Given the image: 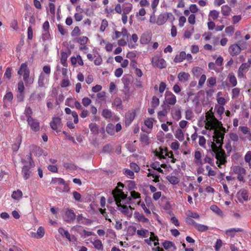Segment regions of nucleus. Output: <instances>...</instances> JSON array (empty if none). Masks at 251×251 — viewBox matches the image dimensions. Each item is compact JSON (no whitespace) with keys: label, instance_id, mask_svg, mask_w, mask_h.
<instances>
[{"label":"nucleus","instance_id":"nucleus-1","mask_svg":"<svg viewBox=\"0 0 251 251\" xmlns=\"http://www.w3.org/2000/svg\"><path fill=\"white\" fill-rule=\"evenodd\" d=\"M212 109L211 108L206 112L205 117H201L198 126L212 131L214 142H211V148L215 154L216 164L219 168L222 169L225 167L226 163L225 152L221 149L226 129L223 126L222 122L215 118Z\"/></svg>","mask_w":251,"mask_h":251},{"label":"nucleus","instance_id":"nucleus-2","mask_svg":"<svg viewBox=\"0 0 251 251\" xmlns=\"http://www.w3.org/2000/svg\"><path fill=\"white\" fill-rule=\"evenodd\" d=\"M124 185L119 182L118 183V187L112 191V194L114 199V201L117 204L118 210L121 211L125 215H130L131 212L129 211V208L131 212L132 208L131 206L127 207L126 204L135 203V201H133L132 198L130 196L127 197L126 196L124 193L121 188H123Z\"/></svg>","mask_w":251,"mask_h":251},{"label":"nucleus","instance_id":"nucleus-3","mask_svg":"<svg viewBox=\"0 0 251 251\" xmlns=\"http://www.w3.org/2000/svg\"><path fill=\"white\" fill-rule=\"evenodd\" d=\"M130 193L131 197L132 198L133 201H135V203L138 205H141L145 214L147 216H150L151 215V211L149 209V207L151 203L149 202L147 203L146 205L144 202L141 203L140 194L139 193L135 191H132Z\"/></svg>","mask_w":251,"mask_h":251},{"label":"nucleus","instance_id":"nucleus-4","mask_svg":"<svg viewBox=\"0 0 251 251\" xmlns=\"http://www.w3.org/2000/svg\"><path fill=\"white\" fill-rule=\"evenodd\" d=\"M246 43L243 41H239L238 44L231 45L228 49V51L232 56L238 55L242 50L245 48Z\"/></svg>","mask_w":251,"mask_h":251},{"label":"nucleus","instance_id":"nucleus-5","mask_svg":"<svg viewBox=\"0 0 251 251\" xmlns=\"http://www.w3.org/2000/svg\"><path fill=\"white\" fill-rule=\"evenodd\" d=\"M26 157L27 159L29 161V167L26 165H24L22 171L23 177L25 179H27L30 177L31 172L29 171V169L31 167H33L35 166L34 162L31 157V153L27 155Z\"/></svg>","mask_w":251,"mask_h":251},{"label":"nucleus","instance_id":"nucleus-6","mask_svg":"<svg viewBox=\"0 0 251 251\" xmlns=\"http://www.w3.org/2000/svg\"><path fill=\"white\" fill-rule=\"evenodd\" d=\"M233 173L237 175V178L239 181L245 182L244 176L246 174V169L239 165L232 167Z\"/></svg>","mask_w":251,"mask_h":251},{"label":"nucleus","instance_id":"nucleus-7","mask_svg":"<svg viewBox=\"0 0 251 251\" xmlns=\"http://www.w3.org/2000/svg\"><path fill=\"white\" fill-rule=\"evenodd\" d=\"M152 64L154 67H157L160 69L165 68L166 67V62L165 60L159 56H156L152 58Z\"/></svg>","mask_w":251,"mask_h":251},{"label":"nucleus","instance_id":"nucleus-8","mask_svg":"<svg viewBox=\"0 0 251 251\" xmlns=\"http://www.w3.org/2000/svg\"><path fill=\"white\" fill-rule=\"evenodd\" d=\"M236 197L239 202L243 203L245 201L249 200L248 191L245 189H240L236 194Z\"/></svg>","mask_w":251,"mask_h":251},{"label":"nucleus","instance_id":"nucleus-9","mask_svg":"<svg viewBox=\"0 0 251 251\" xmlns=\"http://www.w3.org/2000/svg\"><path fill=\"white\" fill-rule=\"evenodd\" d=\"M174 19V15L171 13H166L160 14L156 19V24L158 25H164L169 18Z\"/></svg>","mask_w":251,"mask_h":251},{"label":"nucleus","instance_id":"nucleus-10","mask_svg":"<svg viewBox=\"0 0 251 251\" xmlns=\"http://www.w3.org/2000/svg\"><path fill=\"white\" fill-rule=\"evenodd\" d=\"M139 227H138V229L136 231V235L138 238H149L151 236V233H153V232L150 231L148 229L143 228L141 227V225H139Z\"/></svg>","mask_w":251,"mask_h":251},{"label":"nucleus","instance_id":"nucleus-11","mask_svg":"<svg viewBox=\"0 0 251 251\" xmlns=\"http://www.w3.org/2000/svg\"><path fill=\"white\" fill-rule=\"evenodd\" d=\"M75 214L73 209H66L64 219L66 222L70 223L73 222L75 220Z\"/></svg>","mask_w":251,"mask_h":251},{"label":"nucleus","instance_id":"nucleus-12","mask_svg":"<svg viewBox=\"0 0 251 251\" xmlns=\"http://www.w3.org/2000/svg\"><path fill=\"white\" fill-rule=\"evenodd\" d=\"M51 128L57 131L59 129H61L62 127L61 119L59 117H54L52 119V121L50 123Z\"/></svg>","mask_w":251,"mask_h":251},{"label":"nucleus","instance_id":"nucleus-13","mask_svg":"<svg viewBox=\"0 0 251 251\" xmlns=\"http://www.w3.org/2000/svg\"><path fill=\"white\" fill-rule=\"evenodd\" d=\"M249 64L246 63H242L239 67L237 71V76L239 78H242L245 77V74L249 70Z\"/></svg>","mask_w":251,"mask_h":251},{"label":"nucleus","instance_id":"nucleus-14","mask_svg":"<svg viewBox=\"0 0 251 251\" xmlns=\"http://www.w3.org/2000/svg\"><path fill=\"white\" fill-rule=\"evenodd\" d=\"M243 229L241 228H230L225 231L226 234L231 238L239 236V233L243 232Z\"/></svg>","mask_w":251,"mask_h":251},{"label":"nucleus","instance_id":"nucleus-15","mask_svg":"<svg viewBox=\"0 0 251 251\" xmlns=\"http://www.w3.org/2000/svg\"><path fill=\"white\" fill-rule=\"evenodd\" d=\"M165 101L167 104L174 105L176 102V97L171 92L167 91L165 93Z\"/></svg>","mask_w":251,"mask_h":251},{"label":"nucleus","instance_id":"nucleus-16","mask_svg":"<svg viewBox=\"0 0 251 251\" xmlns=\"http://www.w3.org/2000/svg\"><path fill=\"white\" fill-rule=\"evenodd\" d=\"M159 240L157 235H156L154 233H151V236L149 237V238H147L144 239V242L149 246H152V243L153 242L154 246H157L159 245Z\"/></svg>","mask_w":251,"mask_h":251},{"label":"nucleus","instance_id":"nucleus-17","mask_svg":"<svg viewBox=\"0 0 251 251\" xmlns=\"http://www.w3.org/2000/svg\"><path fill=\"white\" fill-rule=\"evenodd\" d=\"M27 122L32 130L38 131L40 130L39 123L37 120L33 118L29 119Z\"/></svg>","mask_w":251,"mask_h":251},{"label":"nucleus","instance_id":"nucleus-18","mask_svg":"<svg viewBox=\"0 0 251 251\" xmlns=\"http://www.w3.org/2000/svg\"><path fill=\"white\" fill-rule=\"evenodd\" d=\"M134 217L136 220L139 222H141L143 224H150L149 220L145 217V216L142 213L139 212L135 211L134 213Z\"/></svg>","mask_w":251,"mask_h":251},{"label":"nucleus","instance_id":"nucleus-19","mask_svg":"<svg viewBox=\"0 0 251 251\" xmlns=\"http://www.w3.org/2000/svg\"><path fill=\"white\" fill-rule=\"evenodd\" d=\"M168 151L167 149H163L161 147H159L158 149H156L154 151L155 156H157L160 160L162 159H165V156L168 152Z\"/></svg>","mask_w":251,"mask_h":251},{"label":"nucleus","instance_id":"nucleus-20","mask_svg":"<svg viewBox=\"0 0 251 251\" xmlns=\"http://www.w3.org/2000/svg\"><path fill=\"white\" fill-rule=\"evenodd\" d=\"M171 115L175 120L179 121L181 118V112L180 108H173L171 110Z\"/></svg>","mask_w":251,"mask_h":251},{"label":"nucleus","instance_id":"nucleus-21","mask_svg":"<svg viewBox=\"0 0 251 251\" xmlns=\"http://www.w3.org/2000/svg\"><path fill=\"white\" fill-rule=\"evenodd\" d=\"M239 129L244 134L246 135L244 138H243V139L244 140H248L251 142V132L249 128L246 126H239Z\"/></svg>","mask_w":251,"mask_h":251},{"label":"nucleus","instance_id":"nucleus-22","mask_svg":"<svg viewBox=\"0 0 251 251\" xmlns=\"http://www.w3.org/2000/svg\"><path fill=\"white\" fill-rule=\"evenodd\" d=\"M31 237L36 238L40 239L42 238L45 234V229L42 226H40L37 230L36 232H30Z\"/></svg>","mask_w":251,"mask_h":251},{"label":"nucleus","instance_id":"nucleus-23","mask_svg":"<svg viewBox=\"0 0 251 251\" xmlns=\"http://www.w3.org/2000/svg\"><path fill=\"white\" fill-rule=\"evenodd\" d=\"M135 113L134 111H128L125 115V123L129 125L135 118Z\"/></svg>","mask_w":251,"mask_h":251},{"label":"nucleus","instance_id":"nucleus-24","mask_svg":"<svg viewBox=\"0 0 251 251\" xmlns=\"http://www.w3.org/2000/svg\"><path fill=\"white\" fill-rule=\"evenodd\" d=\"M45 97V94L44 93H40V94H35L33 93L31 95L29 101L30 102L33 103L37 101H40L43 98Z\"/></svg>","mask_w":251,"mask_h":251},{"label":"nucleus","instance_id":"nucleus-25","mask_svg":"<svg viewBox=\"0 0 251 251\" xmlns=\"http://www.w3.org/2000/svg\"><path fill=\"white\" fill-rule=\"evenodd\" d=\"M162 245L165 249L168 251H174L176 250V247L172 242L166 241Z\"/></svg>","mask_w":251,"mask_h":251},{"label":"nucleus","instance_id":"nucleus-26","mask_svg":"<svg viewBox=\"0 0 251 251\" xmlns=\"http://www.w3.org/2000/svg\"><path fill=\"white\" fill-rule=\"evenodd\" d=\"M167 180L172 184L176 185L177 184L179 181V178L176 176L171 174L166 176Z\"/></svg>","mask_w":251,"mask_h":251},{"label":"nucleus","instance_id":"nucleus-27","mask_svg":"<svg viewBox=\"0 0 251 251\" xmlns=\"http://www.w3.org/2000/svg\"><path fill=\"white\" fill-rule=\"evenodd\" d=\"M190 75L185 72H180L177 75V78L179 81L181 82H185L187 81L190 77Z\"/></svg>","mask_w":251,"mask_h":251},{"label":"nucleus","instance_id":"nucleus-28","mask_svg":"<svg viewBox=\"0 0 251 251\" xmlns=\"http://www.w3.org/2000/svg\"><path fill=\"white\" fill-rule=\"evenodd\" d=\"M151 40V35L147 33H143L140 37V41L142 44H148Z\"/></svg>","mask_w":251,"mask_h":251},{"label":"nucleus","instance_id":"nucleus-29","mask_svg":"<svg viewBox=\"0 0 251 251\" xmlns=\"http://www.w3.org/2000/svg\"><path fill=\"white\" fill-rule=\"evenodd\" d=\"M227 79L232 87H235L237 85V79L233 73H229L227 75Z\"/></svg>","mask_w":251,"mask_h":251},{"label":"nucleus","instance_id":"nucleus-30","mask_svg":"<svg viewBox=\"0 0 251 251\" xmlns=\"http://www.w3.org/2000/svg\"><path fill=\"white\" fill-rule=\"evenodd\" d=\"M18 74L20 75H25L26 74H29V70L27 68V66L25 63L21 64L20 68L18 72Z\"/></svg>","mask_w":251,"mask_h":251},{"label":"nucleus","instance_id":"nucleus-31","mask_svg":"<svg viewBox=\"0 0 251 251\" xmlns=\"http://www.w3.org/2000/svg\"><path fill=\"white\" fill-rule=\"evenodd\" d=\"M194 161L197 165H202L201 154L200 151H196Z\"/></svg>","mask_w":251,"mask_h":251},{"label":"nucleus","instance_id":"nucleus-32","mask_svg":"<svg viewBox=\"0 0 251 251\" xmlns=\"http://www.w3.org/2000/svg\"><path fill=\"white\" fill-rule=\"evenodd\" d=\"M71 61L73 65H75L76 63H78L80 66H82L83 65V60L79 55H77L76 57H72L71 58Z\"/></svg>","mask_w":251,"mask_h":251},{"label":"nucleus","instance_id":"nucleus-33","mask_svg":"<svg viewBox=\"0 0 251 251\" xmlns=\"http://www.w3.org/2000/svg\"><path fill=\"white\" fill-rule=\"evenodd\" d=\"M186 58V53L184 51H181L178 54H177L174 58V62L176 63L181 62Z\"/></svg>","mask_w":251,"mask_h":251},{"label":"nucleus","instance_id":"nucleus-34","mask_svg":"<svg viewBox=\"0 0 251 251\" xmlns=\"http://www.w3.org/2000/svg\"><path fill=\"white\" fill-rule=\"evenodd\" d=\"M48 76H46L43 73H41L39 75L38 83L39 87H43L45 85V81L48 79Z\"/></svg>","mask_w":251,"mask_h":251},{"label":"nucleus","instance_id":"nucleus-35","mask_svg":"<svg viewBox=\"0 0 251 251\" xmlns=\"http://www.w3.org/2000/svg\"><path fill=\"white\" fill-rule=\"evenodd\" d=\"M168 111L166 109L164 108L157 113V118L159 121L162 122L164 121L165 117L167 115Z\"/></svg>","mask_w":251,"mask_h":251},{"label":"nucleus","instance_id":"nucleus-36","mask_svg":"<svg viewBox=\"0 0 251 251\" xmlns=\"http://www.w3.org/2000/svg\"><path fill=\"white\" fill-rule=\"evenodd\" d=\"M175 136L179 141H182L184 139L183 132L180 128H178L176 130Z\"/></svg>","mask_w":251,"mask_h":251},{"label":"nucleus","instance_id":"nucleus-37","mask_svg":"<svg viewBox=\"0 0 251 251\" xmlns=\"http://www.w3.org/2000/svg\"><path fill=\"white\" fill-rule=\"evenodd\" d=\"M22 196L23 193L20 190L14 191L11 195L12 199L17 201L20 200L22 198Z\"/></svg>","mask_w":251,"mask_h":251},{"label":"nucleus","instance_id":"nucleus-38","mask_svg":"<svg viewBox=\"0 0 251 251\" xmlns=\"http://www.w3.org/2000/svg\"><path fill=\"white\" fill-rule=\"evenodd\" d=\"M210 208L213 212H214L217 215L221 216V217L223 216V212L216 205H215V204L212 205L210 206Z\"/></svg>","mask_w":251,"mask_h":251},{"label":"nucleus","instance_id":"nucleus-39","mask_svg":"<svg viewBox=\"0 0 251 251\" xmlns=\"http://www.w3.org/2000/svg\"><path fill=\"white\" fill-rule=\"evenodd\" d=\"M231 8L227 5H224L221 7V12L225 16H228L230 14Z\"/></svg>","mask_w":251,"mask_h":251},{"label":"nucleus","instance_id":"nucleus-40","mask_svg":"<svg viewBox=\"0 0 251 251\" xmlns=\"http://www.w3.org/2000/svg\"><path fill=\"white\" fill-rule=\"evenodd\" d=\"M23 79L25 83L26 86H28L33 83V78L29 77V74H26L24 75Z\"/></svg>","mask_w":251,"mask_h":251},{"label":"nucleus","instance_id":"nucleus-41","mask_svg":"<svg viewBox=\"0 0 251 251\" xmlns=\"http://www.w3.org/2000/svg\"><path fill=\"white\" fill-rule=\"evenodd\" d=\"M32 151L36 156H41L43 152L42 149L37 146L32 147Z\"/></svg>","mask_w":251,"mask_h":251},{"label":"nucleus","instance_id":"nucleus-42","mask_svg":"<svg viewBox=\"0 0 251 251\" xmlns=\"http://www.w3.org/2000/svg\"><path fill=\"white\" fill-rule=\"evenodd\" d=\"M63 166L69 171H72L77 169V166L72 162L64 163Z\"/></svg>","mask_w":251,"mask_h":251},{"label":"nucleus","instance_id":"nucleus-43","mask_svg":"<svg viewBox=\"0 0 251 251\" xmlns=\"http://www.w3.org/2000/svg\"><path fill=\"white\" fill-rule=\"evenodd\" d=\"M207 85L209 88H212L215 85L216 83V78L215 77H210L207 79Z\"/></svg>","mask_w":251,"mask_h":251},{"label":"nucleus","instance_id":"nucleus-44","mask_svg":"<svg viewBox=\"0 0 251 251\" xmlns=\"http://www.w3.org/2000/svg\"><path fill=\"white\" fill-rule=\"evenodd\" d=\"M194 114L192 110L188 109L185 111V118L187 120H191L194 118Z\"/></svg>","mask_w":251,"mask_h":251},{"label":"nucleus","instance_id":"nucleus-45","mask_svg":"<svg viewBox=\"0 0 251 251\" xmlns=\"http://www.w3.org/2000/svg\"><path fill=\"white\" fill-rule=\"evenodd\" d=\"M102 116L105 119H110L112 115L111 111L108 109H104L102 110Z\"/></svg>","mask_w":251,"mask_h":251},{"label":"nucleus","instance_id":"nucleus-46","mask_svg":"<svg viewBox=\"0 0 251 251\" xmlns=\"http://www.w3.org/2000/svg\"><path fill=\"white\" fill-rule=\"evenodd\" d=\"M68 58V55L66 52H62L61 53V59L60 62L61 64L65 67L67 66V60Z\"/></svg>","mask_w":251,"mask_h":251},{"label":"nucleus","instance_id":"nucleus-47","mask_svg":"<svg viewBox=\"0 0 251 251\" xmlns=\"http://www.w3.org/2000/svg\"><path fill=\"white\" fill-rule=\"evenodd\" d=\"M133 8L132 5L131 3H128L127 6L123 5V13L128 14L132 10Z\"/></svg>","mask_w":251,"mask_h":251},{"label":"nucleus","instance_id":"nucleus-48","mask_svg":"<svg viewBox=\"0 0 251 251\" xmlns=\"http://www.w3.org/2000/svg\"><path fill=\"white\" fill-rule=\"evenodd\" d=\"M167 158L168 161H170L171 163H175L176 159L174 157V154L172 151H168L166 156L165 159Z\"/></svg>","mask_w":251,"mask_h":251},{"label":"nucleus","instance_id":"nucleus-49","mask_svg":"<svg viewBox=\"0 0 251 251\" xmlns=\"http://www.w3.org/2000/svg\"><path fill=\"white\" fill-rule=\"evenodd\" d=\"M195 227L199 231L203 232L208 229V226L200 224H196Z\"/></svg>","mask_w":251,"mask_h":251},{"label":"nucleus","instance_id":"nucleus-50","mask_svg":"<svg viewBox=\"0 0 251 251\" xmlns=\"http://www.w3.org/2000/svg\"><path fill=\"white\" fill-rule=\"evenodd\" d=\"M13 94L11 92H6V94L4 96L3 100L5 102L6 101H11L13 100Z\"/></svg>","mask_w":251,"mask_h":251},{"label":"nucleus","instance_id":"nucleus-51","mask_svg":"<svg viewBox=\"0 0 251 251\" xmlns=\"http://www.w3.org/2000/svg\"><path fill=\"white\" fill-rule=\"evenodd\" d=\"M24 114L27 118V121L29 119H32V111L29 107H26L25 109Z\"/></svg>","mask_w":251,"mask_h":251},{"label":"nucleus","instance_id":"nucleus-52","mask_svg":"<svg viewBox=\"0 0 251 251\" xmlns=\"http://www.w3.org/2000/svg\"><path fill=\"white\" fill-rule=\"evenodd\" d=\"M150 166L152 169L157 170L158 172L164 173L163 170L160 167V163L159 162H155L152 163Z\"/></svg>","mask_w":251,"mask_h":251},{"label":"nucleus","instance_id":"nucleus-53","mask_svg":"<svg viewBox=\"0 0 251 251\" xmlns=\"http://www.w3.org/2000/svg\"><path fill=\"white\" fill-rule=\"evenodd\" d=\"M219 12L216 10H211L209 13L208 16L211 17L213 20L217 19L219 16Z\"/></svg>","mask_w":251,"mask_h":251},{"label":"nucleus","instance_id":"nucleus-54","mask_svg":"<svg viewBox=\"0 0 251 251\" xmlns=\"http://www.w3.org/2000/svg\"><path fill=\"white\" fill-rule=\"evenodd\" d=\"M89 127L91 131L95 134H96L98 133L99 127L95 123H91Z\"/></svg>","mask_w":251,"mask_h":251},{"label":"nucleus","instance_id":"nucleus-55","mask_svg":"<svg viewBox=\"0 0 251 251\" xmlns=\"http://www.w3.org/2000/svg\"><path fill=\"white\" fill-rule=\"evenodd\" d=\"M92 243L96 249L98 250H100L102 249V244L100 240L95 239Z\"/></svg>","mask_w":251,"mask_h":251},{"label":"nucleus","instance_id":"nucleus-56","mask_svg":"<svg viewBox=\"0 0 251 251\" xmlns=\"http://www.w3.org/2000/svg\"><path fill=\"white\" fill-rule=\"evenodd\" d=\"M186 214L187 217L191 218L199 219L200 218V216L198 213L196 212H193L190 210L187 211L186 213Z\"/></svg>","mask_w":251,"mask_h":251},{"label":"nucleus","instance_id":"nucleus-57","mask_svg":"<svg viewBox=\"0 0 251 251\" xmlns=\"http://www.w3.org/2000/svg\"><path fill=\"white\" fill-rule=\"evenodd\" d=\"M240 92V89L238 88H234L232 89L231 97L232 99L237 98Z\"/></svg>","mask_w":251,"mask_h":251},{"label":"nucleus","instance_id":"nucleus-58","mask_svg":"<svg viewBox=\"0 0 251 251\" xmlns=\"http://www.w3.org/2000/svg\"><path fill=\"white\" fill-rule=\"evenodd\" d=\"M159 99L156 96H153L152 98L151 104L152 107L156 108L159 104Z\"/></svg>","mask_w":251,"mask_h":251},{"label":"nucleus","instance_id":"nucleus-59","mask_svg":"<svg viewBox=\"0 0 251 251\" xmlns=\"http://www.w3.org/2000/svg\"><path fill=\"white\" fill-rule=\"evenodd\" d=\"M107 132L110 135H113L114 133L115 126L112 124H108L106 128Z\"/></svg>","mask_w":251,"mask_h":251},{"label":"nucleus","instance_id":"nucleus-60","mask_svg":"<svg viewBox=\"0 0 251 251\" xmlns=\"http://www.w3.org/2000/svg\"><path fill=\"white\" fill-rule=\"evenodd\" d=\"M244 160L246 163H249L250 167L251 168V164H250L251 161V151H249L247 152L244 156Z\"/></svg>","mask_w":251,"mask_h":251},{"label":"nucleus","instance_id":"nucleus-61","mask_svg":"<svg viewBox=\"0 0 251 251\" xmlns=\"http://www.w3.org/2000/svg\"><path fill=\"white\" fill-rule=\"evenodd\" d=\"M140 140L142 143L147 145L149 143L150 139L147 134H142L141 135Z\"/></svg>","mask_w":251,"mask_h":251},{"label":"nucleus","instance_id":"nucleus-62","mask_svg":"<svg viewBox=\"0 0 251 251\" xmlns=\"http://www.w3.org/2000/svg\"><path fill=\"white\" fill-rule=\"evenodd\" d=\"M193 75L197 77L200 76L202 72V69L199 67H195L192 70Z\"/></svg>","mask_w":251,"mask_h":251},{"label":"nucleus","instance_id":"nucleus-63","mask_svg":"<svg viewBox=\"0 0 251 251\" xmlns=\"http://www.w3.org/2000/svg\"><path fill=\"white\" fill-rule=\"evenodd\" d=\"M75 101V100L73 98H68L65 101V105L70 107L74 108Z\"/></svg>","mask_w":251,"mask_h":251},{"label":"nucleus","instance_id":"nucleus-64","mask_svg":"<svg viewBox=\"0 0 251 251\" xmlns=\"http://www.w3.org/2000/svg\"><path fill=\"white\" fill-rule=\"evenodd\" d=\"M234 31V27L233 25L227 26L225 29V32L229 36L233 34Z\"/></svg>","mask_w":251,"mask_h":251}]
</instances>
